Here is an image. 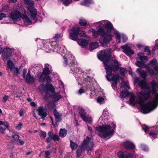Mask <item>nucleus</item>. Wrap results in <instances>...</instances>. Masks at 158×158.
<instances>
[{
  "instance_id": "obj_32",
  "label": "nucleus",
  "mask_w": 158,
  "mask_h": 158,
  "mask_svg": "<svg viewBox=\"0 0 158 158\" xmlns=\"http://www.w3.org/2000/svg\"><path fill=\"white\" fill-rule=\"evenodd\" d=\"M79 112L82 118L87 115L86 113L81 108L80 109Z\"/></svg>"
},
{
  "instance_id": "obj_40",
  "label": "nucleus",
  "mask_w": 158,
  "mask_h": 158,
  "mask_svg": "<svg viewBox=\"0 0 158 158\" xmlns=\"http://www.w3.org/2000/svg\"><path fill=\"white\" fill-rule=\"evenodd\" d=\"M79 23L81 26H85L86 25L87 22L84 19H81L80 20Z\"/></svg>"
},
{
  "instance_id": "obj_18",
  "label": "nucleus",
  "mask_w": 158,
  "mask_h": 158,
  "mask_svg": "<svg viewBox=\"0 0 158 158\" xmlns=\"http://www.w3.org/2000/svg\"><path fill=\"white\" fill-rule=\"evenodd\" d=\"M72 71L73 72V74L76 75V74L80 73V70L78 65L75 64H73L69 67Z\"/></svg>"
},
{
  "instance_id": "obj_29",
  "label": "nucleus",
  "mask_w": 158,
  "mask_h": 158,
  "mask_svg": "<svg viewBox=\"0 0 158 158\" xmlns=\"http://www.w3.org/2000/svg\"><path fill=\"white\" fill-rule=\"evenodd\" d=\"M67 131L65 129H60L59 133V135L61 137H64L67 135Z\"/></svg>"
},
{
  "instance_id": "obj_37",
  "label": "nucleus",
  "mask_w": 158,
  "mask_h": 158,
  "mask_svg": "<svg viewBox=\"0 0 158 158\" xmlns=\"http://www.w3.org/2000/svg\"><path fill=\"white\" fill-rule=\"evenodd\" d=\"M19 137V136L17 134V133H15L14 135H12V137L14 140L13 141L16 143H17V141L18 140Z\"/></svg>"
},
{
  "instance_id": "obj_56",
  "label": "nucleus",
  "mask_w": 158,
  "mask_h": 158,
  "mask_svg": "<svg viewBox=\"0 0 158 158\" xmlns=\"http://www.w3.org/2000/svg\"><path fill=\"white\" fill-rule=\"evenodd\" d=\"M90 79V78L89 77L87 78H86L85 80V81H84V82H83V83L84 84V83H85V84H86L88 85H89V83H90V81H89Z\"/></svg>"
},
{
  "instance_id": "obj_10",
  "label": "nucleus",
  "mask_w": 158,
  "mask_h": 158,
  "mask_svg": "<svg viewBox=\"0 0 158 158\" xmlns=\"http://www.w3.org/2000/svg\"><path fill=\"white\" fill-rule=\"evenodd\" d=\"M56 106L54 104H50L48 105V107L51 110H53V114L55 116L57 122H60L61 120L62 114L58 112L56 110Z\"/></svg>"
},
{
  "instance_id": "obj_28",
  "label": "nucleus",
  "mask_w": 158,
  "mask_h": 158,
  "mask_svg": "<svg viewBox=\"0 0 158 158\" xmlns=\"http://www.w3.org/2000/svg\"><path fill=\"white\" fill-rule=\"evenodd\" d=\"M99 46L98 43L97 42H92L89 44L90 49L92 50L97 48Z\"/></svg>"
},
{
  "instance_id": "obj_51",
  "label": "nucleus",
  "mask_w": 158,
  "mask_h": 158,
  "mask_svg": "<svg viewBox=\"0 0 158 158\" xmlns=\"http://www.w3.org/2000/svg\"><path fill=\"white\" fill-rule=\"evenodd\" d=\"M115 35L116 38L118 40V42L119 43H120L121 42V41H120V39H121V35H120V34L117 32H116Z\"/></svg>"
},
{
  "instance_id": "obj_34",
  "label": "nucleus",
  "mask_w": 158,
  "mask_h": 158,
  "mask_svg": "<svg viewBox=\"0 0 158 158\" xmlns=\"http://www.w3.org/2000/svg\"><path fill=\"white\" fill-rule=\"evenodd\" d=\"M70 142V146L72 150H75L76 149L77 147V143H76L73 142L71 140Z\"/></svg>"
},
{
  "instance_id": "obj_5",
  "label": "nucleus",
  "mask_w": 158,
  "mask_h": 158,
  "mask_svg": "<svg viewBox=\"0 0 158 158\" xmlns=\"http://www.w3.org/2000/svg\"><path fill=\"white\" fill-rule=\"evenodd\" d=\"M9 17L14 21H18L20 20L21 18H22L26 23H31V21L29 18V17H30L27 15V12L25 11H24V14L22 15L19 11L14 10L11 12Z\"/></svg>"
},
{
  "instance_id": "obj_60",
  "label": "nucleus",
  "mask_w": 158,
  "mask_h": 158,
  "mask_svg": "<svg viewBox=\"0 0 158 158\" xmlns=\"http://www.w3.org/2000/svg\"><path fill=\"white\" fill-rule=\"evenodd\" d=\"M81 37H85L86 36V35L84 31H81L79 33Z\"/></svg>"
},
{
  "instance_id": "obj_48",
  "label": "nucleus",
  "mask_w": 158,
  "mask_h": 158,
  "mask_svg": "<svg viewBox=\"0 0 158 158\" xmlns=\"http://www.w3.org/2000/svg\"><path fill=\"white\" fill-rule=\"evenodd\" d=\"M62 36L61 34H56L55 36L53 37V39H54L55 41H58L59 39Z\"/></svg>"
},
{
  "instance_id": "obj_46",
  "label": "nucleus",
  "mask_w": 158,
  "mask_h": 158,
  "mask_svg": "<svg viewBox=\"0 0 158 158\" xmlns=\"http://www.w3.org/2000/svg\"><path fill=\"white\" fill-rule=\"evenodd\" d=\"M140 148L142 150L144 151H147L148 150V147L145 144H142L140 145Z\"/></svg>"
},
{
  "instance_id": "obj_33",
  "label": "nucleus",
  "mask_w": 158,
  "mask_h": 158,
  "mask_svg": "<svg viewBox=\"0 0 158 158\" xmlns=\"http://www.w3.org/2000/svg\"><path fill=\"white\" fill-rule=\"evenodd\" d=\"M82 119L85 122L90 123L92 122V120L91 117L86 115L85 117L83 118Z\"/></svg>"
},
{
  "instance_id": "obj_23",
  "label": "nucleus",
  "mask_w": 158,
  "mask_h": 158,
  "mask_svg": "<svg viewBox=\"0 0 158 158\" xmlns=\"http://www.w3.org/2000/svg\"><path fill=\"white\" fill-rule=\"evenodd\" d=\"M62 97V95L60 94V92H57L54 94L53 98L52 101L56 102Z\"/></svg>"
},
{
  "instance_id": "obj_49",
  "label": "nucleus",
  "mask_w": 158,
  "mask_h": 158,
  "mask_svg": "<svg viewBox=\"0 0 158 158\" xmlns=\"http://www.w3.org/2000/svg\"><path fill=\"white\" fill-rule=\"evenodd\" d=\"M135 64L139 67H143L144 66L143 64L140 61H137L135 63Z\"/></svg>"
},
{
  "instance_id": "obj_57",
  "label": "nucleus",
  "mask_w": 158,
  "mask_h": 158,
  "mask_svg": "<svg viewBox=\"0 0 158 158\" xmlns=\"http://www.w3.org/2000/svg\"><path fill=\"white\" fill-rule=\"evenodd\" d=\"M6 130V129L3 127H0V132H1L2 134H4L5 133V131Z\"/></svg>"
},
{
  "instance_id": "obj_53",
  "label": "nucleus",
  "mask_w": 158,
  "mask_h": 158,
  "mask_svg": "<svg viewBox=\"0 0 158 158\" xmlns=\"http://www.w3.org/2000/svg\"><path fill=\"white\" fill-rule=\"evenodd\" d=\"M121 38L123 39V42H125L127 39V36L123 34L121 35Z\"/></svg>"
},
{
  "instance_id": "obj_52",
  "label": "nucleus",
  "mask_w": 158,
  "mask_h": 158,
  "mask_svg": "<svg viewBox=\"0 0 158 158\" xmlns=\"http://www.w3.org/2000/svg\"><path fill=\"white\" fill-rule=\"evenodd\" d=\"M148 70L151 76H153L155 75V73L154 71L153 70L150 69L149 68H148Z\"/></svg>"
},
{
  "instance_id": "obj_44",
  "label": "nucleus",
  "mask_w": 158,
  "mask_h": 158,
  "mask_svg": "<svg viewBox=\"0 0 158 158\" xmlns=\"http://www.w3.org/2000/svg\"><path fill=\"white\" fill-rule=\"evenodd\" d=\"M97 101L99 103L102 104L104 102V99L102 97H98L97 98Z\"/></svg>"
},
{
  "instance_id": "obj_63",
  "label": "nucleus",
  "mask_w": 158,
  "mask_h": 158,
  "mask_svg": "<svg viewBox=\"0 0 158 158\" xmlns=\"http://www.w3.org/2000/svg\"><path fill=\"white\" fill-rule=\"evenodd\" d=\"M24 114V112L23 110H22L21 109L19 112V115L20 117L23 116Z\"/></svg>"
},
{
  "instance_id": "obj_26",
  "label": "nucleus",
  "mask_w": 158,
  "mask_h": 158,
  "mask_svg": "<svg viewBox=\"0 0 158 158\" xmlns=\"http://www.w3.org/2000/svg\"><path fill=\"white\" fill-rule=\"evenodd\" d=\"M124 88L125 90H127V89H129L128 84L127 82H126L124 81H122L121 84V86L120 90H123V88Z\"/></svg>"
},
{
  "instance_id": "obj_2",
  "label": "nucleus",
  "mask_w": 158,
  "mask_h": 158,
  "mask_svg": "<svg viewBox=\"0 0 158 158\" xmlns=\"http://www.w3.org/2000/svg\"><path fill=\"white\" fill-rule=\"evenodd\" d=\"M94 24H99L97 28V31L91 29L93 36L97 38L98 35L102 36L99 39V41L103 46H106L109 42L112 40V34L110 30L113 28L112 23L109 21L104 20Z\"/></svg>"
},
{
  "instance_id": "obj_47",
  "label": "nucleus",
  "mask_w": 158,
  "mask_h": 158,
  "mask_svg": "<svg viewBox=\"0 0 158 158\" xmlns=\"http://www.w3.org/2000/svg\"><path fill=\"white\" fill-rule=\"evenodd\" d=\"M65 5H68L72 1V0H60Z\"/></svg>"
},
{
  "instance_id": "obj_59",
  "label": "nucleus",
  "mask_w": 158,
  "mask_h": 158,
  "mask_svg": "<svg viewBox=\"0 0 158 158\" xmlns=\"http://www.w3.org/2000/svg\"><path fill=\"white\" fill-rule=\"evenodd\" d=\"M85 92V89L82 88L80 89L78 91V94L79 95H81Z\"/></svg>"
},
{
  "instance_id": "obj_61",
  "label": "nucleus",
  "mask_w": 158,
  "mask_h": 158,
  "mask_svg": "<svg viewBox=\"0 0 158 158\" xmlns=\"http://www.w3.org/2000/svg\"><path fill=\"white\" fill-rule=\"evenodd\" d=\"M143 129L146 132L149 129V127L146 126H144L142 127Z\"/></svg>"
},
{
  "instance_id": "obj_1",
  "label": "nucleus",
  "mask_w": 158,
  "mask_h": 158,
  "mask_svg": "<svg viewBox=\"0 0 158 158\" xmlns=\"http://www.w3.org/2000/svg\"><path fill=\"white\" fill-rule=\"evenodd\" d=\"M135 82H139V86L141 89H144L139 93L137 94V97L132 94L130 99L131 104L135 105L138 103L140 105V107L145 114L150 112L156 107L158 104V94L155 95L154 100L152 102H149L146 104L143 102L148 99L150 96L151 90L148 85L143 81L139 80V78L137 77L135 80Z\"/></svg>"
},
{
  "instance_id": "obj_12",
  "label": "nucleus",
  "mask_w": 158,
  "mask_h": 158,
  "mask_svg": "<svg viewBox=\"0 0 158 158\" xmlns=\"http://www.w3.org/2000/svg\"><path fill=\"white\" fill-rule=\"evenodd\" d=\"M82 145L85 147L88 151L91 150L93 149L94 146L93 141L91 139L87 137L84 141Z\"/></svg>"
},
{
  "instance_id": "obj_17",
  "label": "nucleus",
  "mask_w": 158,
  "mask_h": 158,
  "mask_svg": "<svg viewBox=\"0 0 158 158\" xmlns=\"http://www.w3.org/2000/svg\"><path fill=\"white\" fill-rule=\"evenodd\" d=\"M143 81L145 82V83L148 85V87L151 90V93L152 92V94H155L156 91L158 90V84L155 81H153L151 82L152 88V90H151V88L149 87L148 85V84L144 81Z\"/></svg>"
},
{
  "instance_id": "obj_6",
  "label": "nucleus",
  "mask_w": 158,
  "mask_h": 158,
  "mask_svg": "<svg viewBox=\"0 0 158 158\" xmlns=\"http://www.w3.org/2000/svg\"><path fill=\"white\" fill-rule=\"evenodd\" d=\"M23 1L25 4L30 6L27 7L28 16L31 20H35L37 15V11L35 8L33 7L34 4V1L32 0Z\"/></svg>"
},
{
  "instance_id": "obj_4",
  "label": "nucleus",
  "mask_w": 158,
  "mask_h": 158,
  "mask_svg": "<svg viewBox=\"0 0 158 158\" xmlns=\"http://www.w3.org/2000/svg\"><path fill=\"white\" fill-rule=\"evenodd\" d=\"M112 127L109 125L104 124L102 126H99L96 128V130L100 132L99 135L105 139L110 138L114 133V129L115 128V124L112 125Z\"/></svg>"
},
{
  "instance_id": "obj_41",
  "label": "nucleus",
  "mask_w": 158,
  "mask_h": 158,
  "mask_svg": "<svg viewBox=\"0 0 158 158\" xmlns=\"http://www.w3.org/2000/svg\"><path fill=\"white\" fill-rule=\"evenodd\" d=\"M120 73L122 76H124L127 72L126 69L123 68H121L120 69Z\"/></svg>"
},
{
  "instance_id": "obj_54",
  "label": "nucleus",
  "mask_w": 158,
  "mask_h": 158,
  "mask_svg": "<svg viewBox=\"0 0 158 158\" xmlns=\"http://www.w3.org/2000/svg\"><path fill=\"white\" fill-rule=\"evenodd\" d=\"M144 51L147 52V54L149 55L150 54V51L149 49V48L148 47H146L144 49Z\"/></svg>"
},
{
  "instance_id": "obj_22",
  "label": "nucleus",
  "mask_w": 158,
  "mask_h": 158,
  "mask_svg": "<svg viewBox=\"0 0 158 158\" xmlns=\"http://www.w3.org/2000/svg\"><path fill=\"white\" fill-rule=\"evenodd\" d=\"M137 59L140 60L142 62H146L148 61V58L146 56H144L143 54L141 52H139L137 54Z\"/></svg>"
},
{
  "instance_id": "obj_31",
  "label": "nucleus",
  "mask_w": 158,
  "mask_h": 158,
  "mask_svg": "<svg viewBox=\"0 0 158 158\" xmlns=\"http://www.w3.org/2000/svg\"><path fill=\"white\" fill-rule=\"evenodd\" d=\"M83 147V146L81 145L77 149L76 153L77 157H79L81 156Z\"/></svg>"
},
{
  "instance_id": "obj_45",
  "label": "nucleus",
  "mask_w": 158,
  "mask_h": 158,
  "mask_svg": "<svg viewBox=\"0 0 158 158\" xmlns=\"http://www.w3.org/2000/svg\"><path fill=\"white\" fill-rule=\"evenodd\" d=\"M40 135L41 138L44 139L46 136V133L45 132L41 131L40 133Z\"/></svg>"
},
{
  "instance_id": "obj_30",
  "label": "nucleus",
  "mask_w": 158,
  "mask_h": 158,
  "mask_svg": "<svg viewBox=\"0 0 158 158\" xmlns=\"http://www.w3.org/2000/svg\"><path fill=\"white\" fill-rule=\"evenodd\" d=\"M128 94V91L127 90H124L121 92L120 94V97L123 98L127 96Z\"/></svg>"
},
{
  "instance_id": "obj_19",
  "label": "nucleus",
  "mask_w": 158,
  "mask_h": 158,
  "mask_svg": "<svg viewBox=\"0 0 158 158\" xmlns=\"http://www.w3.org/2000/svg\"><path fill=\"white\" fill-rule=\"evenodd\" d=\"M56 50L57 52L60 54L61 55L64 57L66 54L67 55L70 53L69 52H68L67 49L64 47H63L62 48L61 47H57Z\"/></svg>"
},
{
  "instance_id": "obj_62",
  "label": "nucleus",
  "mask_w": 158,
  "mask_h": 158,
  "mask_svg": "<svg viewBox=\"0 0 158 158\" xmlns=\"http://www.w3.org/2000/svg\"><path fill=\"white\" fill-rule=\"evenodd\" d=\"M8 97L7 96L5 95L3 98L2 101L4 102H6L8 99Z\"/></svg>"
},
{
  "instance_id": "obj_39",
  "label": "nucleus",
  "mask_w": 158,
  "mask_h": 158,
  "mask_svg": "<svg viewBox=\"0 0 158 158\" xmlns=\"http://www.w3.org/2000/svg\"><path fill=\"white\" fill-rule=\"evenodd\" d=\"M7 64L8 67L10 68V70L13 69V68L15 67L13 64L12 61L10 60H7Z\"/></svg>"
},
{
  "instance_id": "obj_42",
  "label": "nucleus",
  "mask_w": 158,
  "mask_h": 158,
  "mask_svg": "<svg viewBox=\"0 0 158 158\" xmlns=\"http://www.w3.org/2000/svg\"><path fill=\"white\" fill-rule=\"evenodd\" d=\"M150 64L153 66V67L156 66L158 64V63L157 62L156 60L155 59H154L150 62Z\"/></svg>"
},
{
  "instance_id": "obj_64",
  "label": "nucleus",
  "mask_w": 158,
  "mask_h": 158,
  "mask_svg": "<svg viewBox=\"0 0 158 158\" xmlns=\"http://www.w3.org/2000/svg\"><path fill=\"white\" fill-rule=\"evenodd\" d=\"M27 69H24L23 70V78L25 77V75L27 73Z\"/></svg>"
},
{
  "instance_id": "obj_14",
  "label": "nucleus",
  "mask_w": 158,
  "mask_h": 158,
  "mask_svg": "<svg viewBox=\"0 0 158 158\" xmlns=\"http://www.w3.org/2000/svg\"><path fill=\"white\" fill-rule=\"evenodd\" d=\"M12 53V50L9 48L4 49L2 52V57L4 60H7Z\"/></svg>"
},
{
  "instance_id": "obj_36",
  "label": "nucleus",
  "mask_w": 158,
  "mask_h": 158,
  "mask_svg": "<svg viewBox=\"0 0 158 158\" xmlns=\"http://www.w3.org/2000/svg\"><path fill=\"white\" fill-rule=\"evenodd\" d=\"M93 2L91 0H84L81 2V5L87 6L88 4L92 3Z\"/></svg>"
},
{
  "instance_id": "obj_15",
  "label": "nucleus",
  "mask_w": 158,
  "mask_h": 158,
  "mask_svg": "<svg viewBox=\"0 0 158 158\" xmlns=\"http://www.w3.org/2000/svg\"><path fill=\"white\" fill-rule=\"evenodd\" d=\"M119 158H130L132 156V155L126 151H121L118 154Z\"/></svg>"
},
{
  "instance_id": "obj_24",
  "label": "nucleus",
  "mask_w": 158,
  "mask_h": 158,
  "mask_svg": "<svg viewBox=\"0 0 158 158\" xmlns=\"http://www.w3.org/2000/svg\"><path fill=\"white\" fill-rule=\"evenodd\" d=\"M124 146L127 148L133 149L135 148L134 145L129 141H126L123 143Z\"/></svg>"
},
{
  "instance_id": "obj_13",
  "label": "nucleus",
  "mask_w": 158,
  "mask_h": 158,
  "mask_svg": "<svg viewBox=\"0 0 158 158\" xmlns=\"http://www.w3.org/2000/svg\"><path fill=\"white\" fill-rule=\"evenodd\" d=\"M80 29L79 27H74L71 29L72 32L69 34L70 39L73 40H76L78 39L77 35L79 33Z\"/></svg>"
},
{
  "instance_id": "obj_27",
  "label": "nucleus",
  "mask_w": 158,
  "mask_h": 158,
  "mask_svg": "<svg viewBox=\"0 0 158 158\" xmlns=\"http://www.w3.org/2000/svg\"><path fill=\"white\" fill-rule=\"evenodd\" d=\"M136 71L140 74L143 78H145L146 77L147 75L146 72L140 69H137Z\"/></svg>"
},
{
  "instance_id": "obj_20",
  "label": "nucleus",
  "mask_w": 158,
  "mask_h": 158,
  "mask_svg": "<svg viewBox=\"0 0 158 158\" xmlns=\"http://www.w3.org/2000/svg\"><path fill=\"white\" fill-rule=\"evenodd\" d=\"M25 82L28 83H32L34 81L33 76H31L30 74V71L27 74L26 77L24 78Z\"/></svg>"
},
{
  "instance_id": "obj_58",
  "label": "nucleus",
  "mask_w": 158,
  "mask_h": 158,
  "mask_svg": "<svg viewBox=\"0 0 158 158\" xmlns=\"http://www.w3.org/2000/svg\"><path fill=\"white\" fill-rule=\"evenodd\" d=\"M6 15L5 14L3 13H0V20H1L3 19L4 18L6 17Z\"/></svg>"
},
{
  "instance_id": "obj_50",
  "label": "nucleus",
  "mask_w": 158,
  "mask_h": 158,
  "mask_svg": "<svg viewBox=\"0 0 158 158\" xmlns=\"http://www.w3.org/2000/svg\"><path fill=\"white\" fill-rule=\"evenodd\" d=\"M23 124L22 123H19V124H17L15 127V128L17 130L21 129L23 126Z\"/></svg>"
},
{
  "instance_id": "obj_11",
  "label": "nucleus",
  "mask_w": 158,
  "mask_h": 158,
  "mask_svg": "<svg viewBox=\"0 0 158 158\" xmlns=\"http://www.w3.org/2000/svg\"><path fill=\"white\" fill-rule=\"evenodd\" d=\"M64 58V60L63 64L65 66L68 65L70 67L74 63V57L71 53L68 55L67 54L65 55Z\"/></svg>"
},
{
  "instance_id": "obj_43",
  "label": "nucleus",
  "mask_w": 158,
  "mask_h": 158,
  "mask_svg": "<svg viewBox=\"0 0 158 158\" xmlns=\"http://www.w3.org/2000/svg\"><path fill=\"white\" fill-rule=\"evenodd\" d=\"M52 139L55 141H58L60 139V137L58 135L56 134H52Z\"/></svg>"
},
{
  "instance_id": "obj_16",
  "label": "nucleus",
  "mask_w": 158,
  "mask_h": 158,
  "mask_svg": "<svg viewBox=\"0 0 158 158\" xmlns=\"http://www.w3.org/2000/svg\"><path fill=\"white\" fill-rule=\"evenodd\" d=\"M121 48L123 49V52L128 56H131L134 54V52L127 44L121 47Z\"/></svg>"
},
{
  "instance_id": "obj_9",
  "label": "nucleus",
  "mask_w": 158,
  "mask_h": 158,
  "mask_svg": "<svg viewBox=\"0 0 158 158\" xmlns=\"http://www.w3.org/2000/svg\"><path fill=\"white\" fill-rule=\"evenodd\" d=\"M39 89L43 93H45L46 96H50L51 95L49 93V92L53 93L55 90L53 86L50 84H47L46 85L42 84L39 86Z\"/></svg>"
},
{
  "instance_id": "obj_38",
  "label": "nucleus",
  "mask_w": 158,
  "mask_h": 158,
  "mask_svg": "<svg viewBox=\"0 0 158 158\" xmlns=\"http://www.w3.org/2000/svg\"><path fill=\"white\" fill-rule=\"evenodd\" d=\"M10 10V7L8 5H5L3 6L2 9V12H8Z\"/></svg>"
},
{
  "instance_id": "obj_25",
  "label": "nucleus",
  "mask_w": 158,
  "mask_h": 158,
  "mask_svg": "<svg viewBox=\"0 0 158 158\" xmlns=\"http://www.w3.org/2000/svg\"><path fill=\"white\" fill-rule=\"evenodd\" d=\"M51 66L48 64H46L45 65V68L43 70V72L46 74L48 75L50 73V69H51Z\"/></svg>"
},
{
  "instance_id": "obj_7",
  "label": "nucleus",
  "mask_w": 158,
  "mask_h": 158,
  "mask_svg": "<svg viewBox=\"0 0 158 158\" xmlns=\"http://www.w3.org/2000/svg\"><path fill=\"white\" fill-rule=\"evenodd\" d=\"M106 70L107 75L106 76L107 79L109 81L112 80V85L113 89L117 84V81L118 80L120 77L118 73L115 75L111 73L112 70L107 67H106Z\"/></svg>"
},
{
  "instance_id": "obj_35",
  "label": "nucleus",
  "mask_w": 158,
  "mask_h": 158,
  "mask_svg": "<svg viewBox=\"0 0 158 158\" xmlns=\"http://www.w3.org/2000/svg\"><path fill=\"white\" fill-rule=\"evenodd\" d=\"M47 75V74H46L43 72V73L40 76L39 78V81H40L41 82H43L45 81V78L46 77Z\"/></svg>"
},
{
  "instance_id": "obj_8",
  "label": "nucleus",
  "mask_w": 158,
  "mask_h": 158,
  "mask_svg": "<svg viewBox=\"0 0 158 158\" xmlns=\"http://www.w3.org/2000/svg\"><path fill=\"white\" fill-rule=\"evenodd\" d=\"M36 114L40 116L41 118L44 119L47 115L46 107L43 106L39 107L37 109L34 110L33 111V116L35 117L36 119H40Z\"/></svg>"
},
{
  "instance_id": "obj_3",
  "label": "nucleus",
  "mask_w": 158,
  "mask_h": 158,
  "mask_svg": "<svg viewBox=\"0 0 158 158\" xmlns=\"http://www.w3.org/2000/svg\"><path fill=\"white\" fill-rule=\"evenodd\" d=\"M111 53V50L110 49H108L107 50L101 51L98 54V56L100 60L103 61L105 69L106 67H107L111 69L112 72L113 71H118L120 64L116 60H114V65L112 64H111L110 60Z\"/></svg>"
},
{
  "instance_id": "obj_55",
  "label": "nucleus",
  "mask_w": 158,
  "mask_h": 158,
  "mask_svg": "<svg viewBox=\"0 0 158 158\" xmlns=\"http://www.w3.org/2000/svg\"><path fill=\"white\" fill-rule=\"evenodd\" d=\"M10 70L14 72L15 73H16L17 74L19 73V69L17 68H15V67L13 68V69Z\"/></svg>"
},
{
  "instance_id": "obj_21",
  "label": "nucleus",
  "mask_w": 158,
  "mask_h": 158,
  "mask_svg": "<svg viewBox=\"0 0 158 158\" xmlns=\"http://www.w3.org/2000/svg\"><path fill=\"white\" fill-rule=\"evenodd\" d=\"M77 42L79 45L84 47H86L87 46L89 43V42L87 40L82 39H79Z\"/></svg>"
}]
</instances>
